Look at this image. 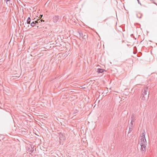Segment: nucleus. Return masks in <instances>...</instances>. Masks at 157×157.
I'll return each mask as SVG.
<instances>
[{"label":"nucleus","instance_id":"obj_1","mask_svg":"<svg viewBox=\"0 0 157 157\" xmlns=\"http://www.w3.org/2000/svg\"><path fill=\"white\" fill-rule=\"evenodd\" d=\"M144 132H142L140 135V141L139 142V143L141 146V150L144 152L146 149L147 142L145 138L144 130Z\"/></svg>","mask_w":157,"mask_h":157},{"label":"nucleus","instance_id":"obj_2","mask_svg":"<svg viewBox=\"0 0 157 157\" xmlns=\"http://www.w3.org/2000/svg\"><path fill=\"white\" fill-rule=\"evenodd\" d=\"M147 87L144 88V91L140 97L141 102H144L148 99L149 97V92L148 94H147Z\"/></svg>","mask_w":157,"mask_h":157},{"label":"nucleus","instance_id":"obj_3","mask_svg":"<svg viewBox=\"0 0 157 157\" xmlns=\"http://www.w3.org/2000/svg\"><path fill=\"white\" fill-rule=\"evenodd\" d=\"M66 137L64 134L60 133L59 134V141L60 144H63V141L65 140Z\"/></svg>","mask_w":157,"mask_h":157},{"label":"nucleus","instance_id":"obj_4","mask_svg":"<svg viewBox=\"0 0 157 157\" xmlns=\"http://www.w3.org/2000/svg\"><path fill=\"white\" fill-rule=\"evenodd\" d=\"M87 38V35L86 33H84L83 37H82V39H81V40L82 41H85Z\"/></svg>","mask_w":157,"mask_h":157},{"label":"nucleus","instance_id":"obj_5","mask_svg":"<svg viewBox=\"0 0 157 157\" xmlns=\"http://www.w3.org/2000/svg\"><path fill=\"white\" fill-rule=\"evenodd\" d=\"M59 17L58 16H55L54 17H53V21L54 23L56 22L58 20H59Z\"/></svg>","mask_w":157,"mask_h":157},{"label":"nucleus","instance_id":"obj_6","mask_svg":"<svg viewBox=\"0 0 157 157\" xmlns=\"http://www.w3.org/2000/svg\"><path fill=\"white\" fill-rule=\"evenodd\" d=\"M79 35V37L80 39L81 40V39H82L84 35V33H82L81 31H80L78 32Z\"/></svg>","mask_w":157,"mask_h":157},{"label":"nucleus","instance_id":"obj_7","mask_svg":"<svg viewBox=\"0 0 157 157\" xmlns=\"http://www.w3.org/2000/svg\"><path fill=\"white\" fill-rule=\"evenodd\" d=\"M35 18H34L33 20V21L31 23H30V25L31 26H32V27H34L35 26H36V21H35Z\"/></svg>","mask_w":157,"mask_h":157},{"label":"nucleus","instance_id":"obj_8","mask_svg":"<svg viewBox=\"0 0 157 157\" xmlns=\"http://www.w3.org/2000/svg\"><path fill=\"white\" fill-rule=\"evenodd\" d=\"M104 70L102 69L98 68L97 70V72L98 73H102L104 72Z\"/></svg>","mask_w":157,"mask_h":157},{"label":"nucleus","instance_id":"obj_9","mask_svg":"<svg viewBox=\"0 0 157 157\" xmlns=\"http://www.w3.org/2000/svg\"><path fill=\"white\" fill-rule=\"evenodd\" d=\"M132 124H131V125L130 126H129V131L128 132V133H130L132 131Z\"/></svg>","mask_w":157,"mask_h":157},{"label":"nucleus","instance_id":"obj_10","mask_svg":"<svg viewBox=\"0 0 157 157\" xmlns=\"http://www.w3.org/2000/svg\"><path fill=\"white\" fill-rule=\"evenodd\" d=\"M31 19L29 17H28L27 20V25L30 24L31 22Z\"/></svg>","mask_w":157,"mask_h":157},{"label":"nucleus","instance_id":"obj_11","mask_svg":"<svg viewBox=\"0 0 157 157\" xmlns=\"http://www.w3.org/2000/svg\"><path fill=\"white\" fill-rule=\"evenodd\" d=\"M131 118H132V120H131V124H132V122L133 121H134V118H135L134 116L133 115H132V117H131Z\"/></svg>","mask_w":157,"mask_h":157},{"label":"nucleus","instance_id":"obj_12","mask_svg":"<svg viewBox=\"0 0 157 157\" xmlns=\"http://www.w3.org/2000/svg\"><path fill=\"white\" fill-rule=\"evenodd\" d=\"M137 17L139 18H141L142 15L140 14H137Z\"/></svg>","mask_w":157,"mask_h":157},{"label":"nucleus","instance_id":"obj_13","mask_svg":"<svg viewBox=\"0 0 157 157\" xmlns=\"http://www.w3.org/2000/svg\"><path fill=\"white\" fill-rule=\"evenodd\" d=\"M36 26H37V28L39 27V26H38V25H39V22H38V21H36Z\"/></svg>","mask_w":157,"mask_h":157},{"label":"nucleus","instance_id":"obj_14","mask_svg":"<svg viewBox=\"0 0 157 157\" xmlns=\"http://www.w3.org/2000/svg\"><path fill=\"white\" fill-rule=\"evenodd\" d=\"M29 150H30L29 151L31 152H32L34 150L33 148H32V147H31V149H30V148H29Z\"/></svg>","mask_w":157,"mask_h":157},{"label":"nucleus","instance_id":"obj_15","mask_svg":"<svg viewBox=\"0 0 157 157\" xmlns=\"http://www.w3.org/2000/svg\"><path fill=\"white\" fill-rule=\"evenodd\" d=\"M43 16V15H40V16H39L38 18H39V19L41 18Z\"/></svg>","mask_w":157,"mask_h":157},{"label":"nucleus","instance_id":"obj_16","mask_svg":"<svg viewBox=\"0 0 157 157\" xmlns=\"http://www.w3.org/2000/svg\"><path fill=\"white\" fill-rule=\"evenodd\" d=\"M35 21H38V22H39V23H40V19H38L37 20H35Z\"/></svg>","mask_w":157,"mask_h":157},{"label":"nucleus","instance_id":"obj_17","mask_svg":"<svg viewBox=\"0 0 157 157\" xmlns=\"http://www.w3.org/2000/svg\"><path fill=\"white\" fill-rule=\"evenodd\" d=\"M27 23H25V25H24V27H25L26 26V27H29V25H28V26L27 25H27Z\"/></svg>","mask_w":157,"mask_h":157},{"label":"nucleus","instance_id":"obj_18","mask_svg":"<svg viewBox=\"0 0 157 157\" xmlns=\"http://www.w3.org/2000/svg\"><path fill=\"white\" fill-rule=\"evenodd\" d=\"M40 21H41V22H44V20H42V19H41V20L40 19Z\"/></svg>","mask_w":157,"mask_h":157},{"label":"nucleus","instance_id":"obj_19","mask_svg":"<svg viewBox=\"0 0 157 157\" xmlns=\"http://www.w3.org/2000/svg\"><path fill=\"white\" fill-rule=\"evenodd\" d=\"M10 0H5V1H6V2L10 1Z\"/></svg>","mask_w":157,"mask_h":157},{"label":"nucleus","instance_id":"obj_20","mask_svg":"<svg viewBox=\"0 0 157 157\" xmlns=\"http://www.w3.org/2000/svg\"><path fill=\"white\" fill-rule=\"evenodd\" d=\"M138 3H139L140 5H141V3H140V2L139 1H138Z\"/></svg>","mask_w":157,"mask_h":157},{"label":"nucleus","instance_id":"obj_21","mask_svg":"<svg viewBox=\"0 0 157 157\" xmlns=\"http://www.w3.org/2000/svg\"><path fill=\"white\" fill-rule=\"evenodd\" d=\"M133 53H134V54H136V52H133Z\"/></svg>","mask_w":157,"mask_h":157},{"label":"nucleus","instance_id":"obj_22","mask_svg":"<svg viewBox=\"0 0 157 157\" xmlns=\"http://www.w3.org/2000/svg\"><path fill=\"white\" fill-rule=\"evenodd\" d=\"M138 1H139V0H137Z\"/></svg>","mask_w":157,"mask_h":157},{"label":"nucleus","instance_id":"obj_23","mask_svg":"<svg viewBox=\"0 0 157 157\" xmlns=\"http://www.w3.org/2000/svg\"><path fill=\"white\" fill-rule=\"evenodd\" d=\"M156 45H157V44H156Z\"/></svg>","mask_w":157,"mask_h":157}]
</instances>
